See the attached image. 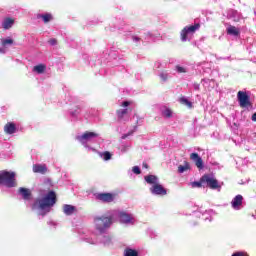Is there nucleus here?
Segmentation results:
<instances>
[{
	"label": "nucleus",
	"mask_w": 256,
	"mask_h": 256,
	"mask_svg": "<svg viewBox=\"0 0 256 256\" xmlns=\"http://www.w3.org/2000/svg\"><path fill=\"white\" fill-rule=\"evenodd\" d=\"M62 211L64 215L67 217H71V215H75L77 213V208L71 204H64L62 207Z\"/></svg>",
	"instance_id": "nucleus-17"
},
{
	"label": "nucleus",
	"mask_w": 256,
	"mask_h": 256,
	"mask_svg": "<svg viewBox=\"0 0 256 256\" xmlns=\"http://www.w3.org/2000/svg\"><path fill=\"white\" fill-rule=\"evenodd\" d=\"M66 103L74 106L69 109L68 113L71 121H77L79 119V115H81V111L83 110V106H81V103H79V99L70 95L68 96V101Z\"/></svg>",
	"instance_id": "nucleus-8"
},
{
	"label": "nucleus",
	"mask_w": 256,
	"mask_h": 256,
	"mask_svg": "<svg viewBox=\"0 0 256 256\" xmlns=\"http://www.w3.org/2000/svg\"><path fill=\"white\" fill-rule=\"evenodd\" d=\"M45 69H47V66H45L44 64H39L33 67V72L41 75L42 73H45Z\"/></svg>",
	"instance_id": "nucleus-31"
},
{
	"label": "nucleus",
	"mask_w": 256,
	"mask_h": 256,
	"mask_svg": "<svg viewBox=\"0 0 256 256\" xmlns=\"http://www.w3.org/2000/svg\"><path fill=\"white\" fill-rule=\"evenodd\" d=\"M193 225V227H195V225H197V223H194V224H192Z\"/></svg>",
	"instance_id": "nucleus-57"
},
{
	"label": "nucleus",
	"mask_w": 256,
	"mask_h": 256,
	"mask_svg": "<svg viewBox=\"0 0 256 256\" xmlns=\"http://www.w3.org/2000/svg\"><path fill=\"white\" fill-rule=\"evenodd\" d=\"M125 115H127V108L120 109L117 111V117L119 121H123V117H125Z\"/></svg>",
	"instance_id": "nucleus-37"
},
{
	"label": "nucleus",
	"mask_w": 256,
	"mask_h": 256,
	"mask_svg": "<svg viewBox=\"0 0 256 256\" xmlns=\"http://www.w3.org/2000/svg\"><path fill=\"white\" fill-rule=\"evenodd\" d=\"M121 50L115 46L110 48V51L103 52V57H101V63H106L108 67H117V57H119Z\"/></svg>",
	"instance_id": "nucleus-6"
},
{
	"label": "nucleus",
	"mask_w": 256,
	"mask_h": 256,
	"mask_svg": "<svg viewBox=\"0 0 256 256\" xmlns=\"http://www.w3.org/2000/svg\"><path fill=\"white\" fill-rule=\"evenodd\" d=\"M174 70L176 71V73H187V68L181 66V65H176Z\"/></svg>",
	"instance_id": "nucleus-40"
},
{
	"label": "nucleus",
	"mask_w": 256,
	"mask_h": 256,
	"mask_svg": "<svg viewBox=\"0 0 256 256\" xmlns=\"http://www.w3.org/2000/svg\"><path fill=\"white\" fill-rule=\"evenodd\" d=\"M33 173H40L41 175H45V173H47V165L34 164L33 165Z\"/></svg>",
	"instance_id": "nucleus-24"
},
{
	"label": "nucleus",
	"mask_w": 256,
	"mask_h": 256,
	"mask_svg": "<svg viewBox=\"0 0 256 256\" xmlns=\"http://www.w3.org/2000/svg\"><path fill=\"white\" fill-rule=\"evenodd\" d=\"M190 185L192 189H195L196 187L198 188L204 187L203 176H201L199 181L191 182Z\"/></svg>",
	"instance_id": "nucleus-34"
},
{
	"label": "nucleus",
	"mask_w": 256,
	"mask_h": 256,
	"mask_svg": "<svg viewBox=\"0 0 256 256\" xmlns=\"http://www.w3.org/2000/svg\"><path fill=\"white\" fill-rule=\"evenodd\" d=\"M0 187H6V189L17 187V173L9 170H1Z\"/></svg>",
	"instance_id": "nucleus-5"
},
{
	"label": "nucleus",
	"mask_w": 256,
	"mask_h": 256,
	"mask_svg": "<svg viewBox=\"0 0 256 256\" xmlns=\"http://www.w3.org/2000/svg\"><path fill=\"white\" fill-rule=\"evenodd\" d=\"M144 181H146V183H148V185H152V187H153L154 185H157L159 183V177H157L156 175H153V174H149L144 177Z\"/></svg>",
	"instance_id": "nucleus-23"
},
{
	"label": "nucleus",
	"mask_w": 256,
	"mask_h": 256,
	"mask_svg": "<svg viewBox=\"0 0 256 256\" xmlns=\"http://www.w3.org/2000/svg\"><path fill=\"white\" fill-rule=\"evenodd\" d=\"M18 195H20L24 201H29V199H31V191L27 188L20 187L18 190Z\"/></svg>",
	"instance_id": "nucleus-21"
},
{
	"label": "nucleus",
	"mask_w": 256,
	"mask_h": 256,
	"mask_svg": "<svg viewBox=\"0 0 256 256\" xmlns=\"http://www.w3.org/2000/svg\"><path fill=\"white\" fill-rule=\"evenodd\" d=\"M210 81H213V79L211 80V79H209V78H203V79L201 80V83H203V85H208V83H209Z\"/></svg>",
	"instance_id": "nucleus-45"
},
{
	"label": "nucleus",
	"mask_w": 256,
	"mask_h": 256,
	"mask_svg": "<svg viewBox=\"0 0 256 256\" xmlns=\"http://www.w3.org/2000/svg\"><path fill=\"white\" fill-rule=\"evenodd\" d=\"M144 37V43H154L157 41V35L151 32L142 31Z\"/></svg>",
	"instance_id": "nucleus-19"
},
{
	"label": "nucleus",
	"mask_w": 256,
	"mask_h": 256,
	"mask_svg": "<svg viewBox=\"0 0 256 256\" xmlns=\"http://www.w3.org/2000/svg\"><path fill=\"white\" fill-rule=\"evenodd\" d=\"M148 237H150V239H155L156 237H158V234L155 230L148 228L146 231Z\"/></svg>",
	"instance_id": "nucleus-39"
},
{
	"label": "nucleus",
	"mask_w": 256,
	"mask_h": 256,
	"mask_svg": "<svg viewBox=\"0 0 256 256\" xmlns=\"http://www.w3.org/2000/svg\"><path fill=\"white\" fill-rule=\"evenodd\" d=\"M234 127H237V124H236V123H234Z\"/></svg>",
	"instance_id": "nucleus-58"
},
{
	"label": "nucleus",
	"mask_w": 256,
	"mask_h": 256,
	"mask_svg": "<svg viewBox=\"0 0 256 256\" xmlns=\"http://www.w3.org/2000/svg\"><path fill=\"white\" fill-rule=\"evenodd\" d=\"M2 43V47H11V45H13L14 41L12 38L8 37V38H3L1 40Z\"/></svg>",
	"instance_id": "nucleus-32"
},
{
	"label": "nucleus",
	"mask_w": 256,
	"mask_h": 256,
	"mask_svg": "<svg viewBox=\"0 0 256 256\" xmlns=\"http://www.w3.org/2000/svg\"><path fill=\"white\" fill-rule=\"evenodd\" d=\"M47 224L53 227L57 225L55 222H53V220L48 221Z\"/></svg>",
	"instance_id": "nucleus-49"
},
{
	"label": "nucleus",
	"mask_w": 256,
	"mask_h": 256,
	"mask_svg": "<svg viewBox=\"0 0 256 256\" xmlns=\"http://www.w3.org/2000/svg\"><path fill=\"white\" fill-rule=\"evenodd\" d=\"M231 256H249V255L245 252L239 251V252L233 253Z\"/></svg>",
	"instance_id": "nucleus-43"
},
{
	"label": "nucleus",
	"mask_w": 256,
	"mask_h": 256,
	"mask_svg": "<svg viewBox=\"0 0 256 256\" xmlns=\"http://www.w3.org/2000/svg\"><path fill=\"white\" fill-rule=\"evenodd\" d=\"M237 101L243 109H251L253 108V103H251V98L249 97V94L244 91H239L237 93Z\"/></svg>",
	"instance_id": "nucleus-10"
},
{
	"label": "nucleus",
	"mask_w": 256,
	"mask_h": 256,
	"mask_svg": "<svg viewBox=\"0 0 256 256\" xmlns=\"http://www.w3.org/2000/svg\"><path fill=\"white\" fill-rule=\"evenodd\" d=\"M114 221H119L122 225H135L133 214L125 210H108L101 216H96V225L100 233L109 231Z\"/></svg>",
	"instance_id": "nucleus-1"
},
{
	"label": "nucleus",
	"mask_w": 256,
	"mask_h": 256,
	"mask_svg": "<svg viewBox=\"0 0 256 256\" xmlns=\"http://www.w3.org/2000/svg\"><path fill=\"white\" fill-rule=\"evenodd\" d=\"M84 119L87 121H93L97 117V110L91 108L85 111L83 114Z\"/></svg>",
	"instance_id": "nucleus-20"
},
{
	"label": "nucleus",
	"mask_w": 256,
	"mask_h": 256,
	"mask_svg": "<svg viewBox=\"0 0 256 256\" xmlns=\"http://www.w3.org/2000/svg\"><path fill=\"white\" fill-rule=\"evenodd\" d=\"M180 103H182V105H186L188 109H193V102L189 101V99L185 97L180 98Z\"/></svg>",
	"instance_id": "nucleus-35"
},
{
	"label": "nucleus",
	"mask_w": 256,
	"mask_h": 256,
	"mask_svg": "<svg viewBox=\"0 0 256 256\" xmlns=\"http://www.w3.org/2000/svg\"><path fill=\"white\" fill-rule=\"evenodd\" d=\"M57 203V194L51 190L42 198H37L31 205L32 211H38V219H44Z\"/></svg>",
	"instance_id": "nucleus-3"
},
{
	"label": "nucleus",
	"mask_w": 256,
	"mask_h": 256,
	"mask_svg": "<svg viewBox=\"0 0 256 256\" xmlns=\"http://www.w3.org/2000/svg\"><path fill=\"white\" fill-rule=\"evenodd\" d=\"M190 159L191 161H193L196 165V167H198L199 169H204L205 165L203 164V158H201V156H199V154L197 153H192L190 155Z\"/></svg>",
	"instance_id": "nucleus-16"
},
{
	"label": "nucleus",
	"mask_w": 256,
	"mask_h": 256,
	"mask_svg": "<svg viewBox=\"0 0 256 256\" xmlns=\"http://www.w3.org/2000/svg\"><path fill=\"white\" fill-rule=\"evenodd\" d=\"M189 169H191V165L189 162H185L184 165L178 167V173H185V171H189Z\"/></svg>",
	"instance_id": "nucleus-33"
},
{
	"label": "nucleus",
	"mask_w": 256,
	"mask_h": 256,
	"mask_svg": "<svg viewBox=\"0 0 256 256\" xmlns=\"http://www.w3.org/2000/svg\"><path fill=\"white\" fill-rule=\"evenodd\" d=\"M99 73L100 75H109V72L106 69H101Z\"/></svg>",
	"instance_id": "nucleus-47"
},
{
	"label": "nucleus",
	"mask_w": 256,
	"mask_h": 256,
	"mask_svg": "<svg viewBox=\"0 0 256 256\" xmlns=\"http://www.w3.org/2000/svg\"><path fill=\"white\" fill-rule=\"evenodd\" d=\"M193 89H194L195 91H199L200 85L197 84V83L193 84Z\"/></svg>",
	"instance_id": "nucleus-48"
},
{
	"label": "nucleus",
	"mask_w": 256,
	"mask_h": 256,
	"mask_svg": "<svg viewBox=\"0 0 256 256\" xmlns=\"http://www.w3.org/2000/svg\"><path fill=\"white\" fill-rule=\"evenodd\" d=\"M227 19H231V21H234L235 23H238V21H241L242 15L241 12L235 10V9H229L226 12Z\"/></svg>",
	"instance_id": "nucleus-14"
},
{
	"label": "nucleus",
	"mask_w": 256,
	"mask_h": 256,
	"mask_svg": "<svg viewBox=\"0 0 256 256\" xmlns=\"http://www.w3.org/2000/svg\"><path fill=\"white\" fill-rule=\"evenodd\" d=\"M76 141H79L85 149L88 151H95V148L93 147L94 143H99L101 141V136L98 133L95 132H85L82 135L76 136Z\"/></svg>",
	"instance_id": "nucleus-4"
},
{
	"label": "nucleus",
	"mask_w": 256,
	"mask_h": 256,
	"mask_svg": "<svg viewBox=\"0 0 256 256\" xmlns=\"http://www.w3.org/2000/svg\"><path fill=\"white\" fill-rule=\"evenodd\" d=\"M231 206L234 211L243 209V196L241 194L236 195L231 201Z\"/></svg>",
	"instance_id": "nucleus-13"
},
{
	"label": "nucleus",
	"mask_w": 256,
	"mask_h": 256,
	"mask_svg": "<svg viewBox=\"0 0 256 256\" xmlns=\"http://www.w3.org/2000/svg\"><path fill=\"white\" fill-rule=\"evenodd\" d=\"M161 65H162L161 62H156L155 63V68L156 69H161Z\"/></svg>",
	"instance_id": "nucleus-50"
},
{
	"label": "nucleus",
	"mask_w": 256,
	"mask_h": 256,
	"mask_svg": "<svg viewBox=\"0 0 256 256\" xmlns=\"http://www.w3.org/2000/svg\"><path fill=\"white\" fill-rule=\"evenodd\" d=\"M150 193L152 195H159L161 197L167 195V189H165V187H163V185H161L159 182L158 184H155L154 186L150 187Z\"/></svg>",
	"instance_id": "nucleus-12"
},
{
	"label": "nucleus",
	"mask_w": 256,
	"mask_h": 256,
	"mask_svg": "<svg viewBox=\"0 0 256 256\" xmlns=\"http://www.w3.org/2000/svg\"><path fill=\"white\" fill-rule=\"evenodd\" d=\"M49 45H51L52 47H54V45H57V39L52 38L48 41Z\"/></svg>",
	"instance_id": "nucleus-44"
},
{
	"label": "nucleus",
	"mask_w": 256,
	"mask_h": 256,
	"mask_svg": "<svg viewBox=\"0 0 256 256\" xmlns=\"http://www.w3.org/2000/svg\"><path fill=\"white\" fill-rule=\"evenodd\" d=\"M95 197L98 201H101L102 203H113V201H115V197H117V194L104 192L96 194Z\"/></svg>",
	"instance_id": "nucleus-11"
},
{
	"label": "nucleus",
	"mask_w": 256,
	"mask_h": 256,
	"mask_svg": "<svg viewBox=\"0 0 256 256\" xmlns=\"http://www.w3.org/2000/svg\"><path fill=\"white\" fill-rule=\"evenodd\" d=\"M15 21L11 18H5L2 22L3 29H11Z\"/></svg>",
	"instance_id": "nucleus-29"
},
{
	"label": "nucleus",
	"mask_w": 256,
	"mask_h": 256,
	"mask_svg": "<svg viewBox=\"0 0 256 256\" xmlns=\"http://www.w3.org/2000/svg\"><path fill=\"white\" fill-rule=\"evenodd\" d=\"M158 77L161 79L162 83H167L169 80V73L162 71L158 74Z\"/></svg>",
	"instance_id": "nucleus-36"
},
{
	"label": "nucleus",
	"mask_w": 256,
	"mask_h": 256,
	"mask_svg": "<svg viewBox=\"0 0 256 256\" xmlns=\"http://www.w3.org/2000/svg\"><path fill=\"white\" fill-rule=\"evenodd\" d=\"M202 183H204V187L212 189V191H218V193L223 187V182H219L213 173L202 175Z\"/></svg>",
	"instance_id": "nucleus-7"
},
{
	"label": "nucleus",
	"mask_w": 256,
	"mask_h": 256,
	"mask_svg": "<svg viewBox=\"0 0 256 256\" xmlns=\"http://www.w3.org/2000/svg\"><path fill=\"white\" fill-rule=\"evenodd\" d=\"M124 256H139V251L131 247H126L124 250Z\"/></svg>",
	"instance_id": "nucleus-30"
},
{
	"label": "nucleus",
	"mask_w": 256,
	"mask_h": 256,
	"mask_svg": "<svg viewBox=\"0 0 256 256\" xmlns=\"http://www.w3.org/2000/svg\"><path fill=\"white\" fill-rule=\"evenodd\" d=\"M4 129L8 135H13V133H15V131H17V126H15V124H13V123H8V124H6Z\"/></svg>",
	"instance_id": "nucleus-28"
},
{
	"label": "nucleus",
	"mask_w": 256,
	"mask_h": 256,
	"mask_svg": "<svg viewBox=\"0 0 256 256\" xmlns=\"http://www.w3.org/2000/svg\"><path fill=\"white\" fill-rule=\"evenodd\" d=\"M129 149H131V143L122 142L118 147V154L125 155V153H127V151H129Z\"/></svg>",
	"instance_id": "nucleus-25"
},
{
	"label": "nucleus",
	"mask_w": 256,
	"mask_h": 256,
	"mask_svg": "<svg viewBox=\"0 0 256 256\" xmlns=\"http://www.w3.org/2000/svg\"><path fill=\"white\" fill-rule=\"evenodd\" d=\"M213 215H216L215 211L213 209L206 210L202 213V219L203 221L208 223H211L213 221Z\"/></svg>",
	"instance_id": "nucleus-22"
},
{
	"label": "nucleus",
	"mask_w": 256,
	"mask_h": 256,
	"mask_svg": "<svg viewBox=\"0 0 256 256\" xmlns=\"http://www.w3.org/2000/svg\"><path fill=\"white\" fill-rule=\"evenodd\" d=\"M247 183H249V180H247L246 182L243 180H240L239 185H247Z\"/></svg>",
	"instance_id": "nucleus-52"
},
{
	"label": "nucleus",
	"mask_w": 256,
	"mask_h": 256,
	"mask_svg": "<svg viewBox=\"0 0 256 256\" xmlns=\"http://www.w3.org/2000/svg\"><path fill=\"white\" fill-rule=\"evenodd\" d=\"M201 29V24L195 23L194 25L186 26L180 32V39L183 43L189 40V35H193L195 32Z\"/></svg>",
	"instance_id": "nucleus-9"
},
{
	"label": "nucleus",
	"mask_w": 256,
	"mask_h": 256,
	"mask_svg": "<svg viewBox=\"0 0 256 256\" xmlns=\"http://www.w3.org/2000/svg\"><path fill=\"white\" fill-rule=\"evenodd\" d=\"M135 131H137V126H134L133 130L129 131L128 133L123 134L121 136V139H126L127 137H131V135H133Z\"/></svg>",
	"instance_id": "nucleus-41"
},
{
	"label": "nucleus",
	"mask_w": 256,
	"mask_h": 256,
	"mask_svg": "<svg viewBox=\"0 0 256 256\" xmlns=\"http://www.w3.org/2000/svg\"><path fill=\"white\" fill-rule=\"evenodd\" d=\"M130 39L132 43L136 45V47H139L142 43H145L143 31L138 32L137 34H131Z\"/></svg>",
	"instance_id": "nucleus-15"
},
{
	"label": "nucleus",
	"mask_w": 256,
	"mask_h": 256,
	"mask_svg": "<svg viewBox=\"0 0 256 256\" xmlns=\"http://www.w3.org/2000/svg\"><path fill=\"white\" fill-rule=\"evenodd\" d=\"M48 183L51 181L50 179H47Z\"/></svg>",
	"instance_id": "nucleus-59"
},
{
	"label": "nucleus",
	"mask_w": 256,
	"mask_h": 256,
	"mask_svg": "<svg viewBox=\"0 0 256 256\" xmlns=\"http://www.w3.org/2000/svg\"><path fill=\"white\" fill-rule=\"evenodd\" d=\"M129 105H130L129 101H124L122 103V107H129Z\"/></svg>",
	"instance_id": "nucleus-51"
},
{
	"label": "nucleus",
	"mask_w": 256,
	"mask_h": 256,
	"mask_svg": "<svg viewBox=\"0 0 256 256\" xmlns=\"http://www.w3.org/2000/svg\"><path fill=\"white\" fill-rule=\"evenodd\" d=\"M226 33L227 35H231L232 37H239V35H241V30H239V28L230 25L227 29H226Z\"/></svg>",
	"instance_id": "nucleus-26"
},
{
	"label": "nucleus",
	"mask_w": 256,
	"mask_h": 256,
	"mask_svg": "<svg viewBox=\"0 0 256 256\" xmlns=\"http://www.w3.org/2000/svg\"><path fill=\"white\" fill-rule=\"evenodd\" d=\"M252 121H256V112L252 115Z\"/></svg>",
	"instance_id": "nucleus-54"
},
{
	"label": "nucleus",
	"mask_w": 256,
	"mask_h": 256,
	"mask_svg": "<svg viewBox=\"0 0 256 256\" xmlns=\"http://www.w3.org/2000/svg\"><path fill=\"white\" fill-rule=\"evenodd\" d=\"M99 156L101 157V159H103L104 161H110L111 159V154L109 151H105V152H100Z\"/></svg>",
	"instance_id": "nucleus-38"
},
{
	"label": "nucleus",
	"mask_w": 256,
	"mask_h": 256,
	"mask_svg": "<svg viewBox=\"0 0 256 256\" xmlns=\"http://www.w3.org/2000/svg\"><path fill=\"white\" fill-rule=\"evenodd\" d=\"M132 171L135 173V175H141V168H139V166H134Z\"/></svg>",
	"instance_id": "nucleus-42"
},
{
	"label": "nucleus",
	"mask_w": 256,
	"mask_h": 256,
	"mask_svg": "<svg viewBox=\"0 0 256 256\" xmlns=\"http://www.w3.org/2000/svg\"><path fill=\"white\" fill-rule=\"evenodd\" d=\"M142 167H143L144 169H149V165H148L147 163H143Z\"/></svg>",
	"instance_id": "nucleus-53"
},
{
	"label": "nucleus",
	"mask_w": 256,
	"mask_h": 256,
	"mask_svg": "<svg viewBox=\"0 0 256 256\" xmlns=\"http://www.w3.org/2000/svg\"><path fill=\"white\" fill-rule=\"evenodd\" d=\"M115 29H120L119 25H116V26H115Z\"/></svg>",
	"instance_id": "nucleus-56"
},
{
	"label": "nucleus",
	"mask_w": 256,
	"mask_h": 256,
	"mask_svg": "<svg viewBox=\"0 0 256 256\" xmlns=\"http://www.w3.org/2000/svg\"><path fill=\"white\" fill-rule=\"evenodd\" d=\"M161 115L165 117V119H171L173 117V111H171L168 107L161 108Z\"/></svg>",
	"instance_id": "nucleus-27"
},
{
	"label": "nucleus",
	"mask_w": 256,
	"mask_h": 256,
	"mask_svg": "<svg viewBox=\"0 0 256 256\" xmlns=\"http://www.w3.org/2000/svg\"><path fill=\"white\" fill-rule=\"evenodd\" d=\"M36 19H41L43 23H50V21H53L54 17L52 13L46 12L42 14L41 13L36 14Z\"/></svg>",
	"instance_id": "nucleus-18"
},
{
	"label": "nucleus",
	"mask_w": 256,
	"mask_h": 256,
	"mask_svg": "<svg viewBox=\"0 0 256 256\" xmlns=\"http://www.w3.org/2000/svg\"><path fill=\"white\" fill-rule=\"evenodd\" d=\"M212 165L215 169H222V167H223V166H220L219 163H217V162H213Z\"/></svg>",
	"instance_id": "nucleus-46"
},
{
	"label": "nucleus",
	"mask_w": 256,
	"mask_h": 256,
	"mask_svg": "<svg viewBox=\"0 0 256 256\" xmlns=\"http://www.w3.org/2000/svg\"><path fill=\"white\" fill-rule=\"evenodd\" d=\"M95 232H85L80 230L79 237L81 241H85L90 245H103L104 247H111L113 245V237H111L109 230L101 232L97 229V217L94 218Z\"/></svg>",
	"instance_id": "nucleus-2"
},
{
	"label": "nucleus",
	"mask_w": 256,
	"mask_h": 256,
	"mask_svg": "<svg viewBox=\"0 0 256 256\" xmlns=\"http://www.w3.org/2000/svg\"><path fill=\"white\" fill-rule=\"evenodd\" d=\"M0 53L5 54V50L3 48H0Z\"/></svg>",
	"instance_id": "nucleus-55"
}]
</instances>
